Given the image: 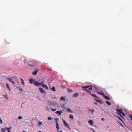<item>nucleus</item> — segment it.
I'll use <instances>...</instances> for the list:
<instances>
[{
  "mask_svg": "<svg viewBox=\"0 0 132 132\" xmlns=\"http://www.w3.org/2000/svg\"><path fill=\"white\" fill-rule=\"evenodd\" d=\"M27 64L31 66H33L35 64L34 62L32 61L28 60Z\"/></svg>",
  "mask_w": 132,
  "mask_h": 132,
  "instance_id": "nucleus-1",
  "label": "nucleus"
},
{
  "mask_svg": "<svg viewBox=\"0 0 132 132\" xmlns=\"http://www.w3.org/2000/svg\"><path fill=\"white\" fill-rule=\"evenodd\" d=\"M59 119L58 118H56L55 119V121L56 122V128L57 129L59 128V125L58 122V120H59Z\"/></svg>",
  "mask_w": 132,
  "mask_h": 132,
  "instance_id": "nucleus-2",
  "label": "nucleus"
},
{
  "mask_svg": "<svg viewBox=\"0 0 132 132\" xmlns=\"http://www.w3.org/2000/svg\"><path fill=\"white\" fill-rule=\"evenodd\" d=\"M88 88H89L88 89H83L82 90L87 92L88 93H90L91 92V91L92 90V86H91Z\"/></svg>",
  "mask_w": 132,
  "mask_h": 132,
  "instance_id": "nucleus-3",
  "label": "nucleus"
},
{
  "mask_svg": "<svg viewBox=\"0 0 132 132\" xmlns=\"http://www.w3.org/2000/svg\"><path fill=\"white\" fill-rule=\"evenodd\" d=\"M63 121L64 124V126L66 127H67L69 129H70L69 127L68 126V123L66 122L63 120Z\"/></svg>",
  "mask_w": 132,
  "mask_h": 132,
  "instance_id": "nucleus-4",
  "label": "nucleus"
},
{
  "mask_svg": "<svg viewBox=\"0 0 132 132\" xmlns=\"http://www.w3.org/2000/svg\"><path fill=\"white\" fill-rule=\"evenodd\" d=\"M55 113L57 114L59 116H60L61 114L62 113V110L57 111Z\"/></svg>",
  "mask_w": 132,
  "mask_h": 132,
  "instance_id": "nucleus-5",
  "label": "nucleus"
},
{
  "mask_svg": "<svg viewBox=\"0 0 132 132\" xmlns=\"http://www.w3.org/2000/svg\"><path fill=\"white\" fill-rule=\"evenodd\" d=\"M34 85H35L38 86H41L40 83L38 81L34 82Z\"/></svg>",
  "mask_w": 132,
  "mask_h": 132,
  "instance_id": "nucleus-6",
  "label": "nucleus"
},
{
  "mask_svg": "<svg viewBox=\"0 0 132 132\" xmlns=\"http://www.w3.org/2000/svg\"><path fill=\"white\" fill-rule=\"evenodd\" d=\"M7 79L10 82H11L13 84H14L15 82L12 80V79L11 78H7Z\"/></svg>",
  "mask_w": 132,
  "mask_h": 132,
  "instance_id": "nucleus-7",
  "label": "nucleus"
},
{
  "mask_svg": "<svg viewBox=\"0 0 132 132\" xmlns=\"http://www.w3.org/2000/svg\"><path fill=\"white\" fill-rule=\"evenodd\" d=\"M102 93L103 94V97L105 98V99H106V100H110V97H109L108 96H105L104 93H103L102 92Z\"/></svg>",
  "mask_w": 132,
  "mask_h": 132,
  "instance_id": "nucleus-8",
  "label": "nucleus"
},
{
  "mask_svg": "<svg viewBox=\"0 0 132 132\" xmlns=\"http://www.w3.org/2000/svg\"><path fill=\"white\" fill-rule=\"evenodd\" d=\"M39 91L40 92L42 93H45V90H44L43 88L41 87H39Z\"/></svg>",
  "mask_w": 132,
  "mask_h": 132,
  "instance_id": "nucleus-9",
  "label": "nucleus"
},
{
  "mask_svg": "<svg viewBox=\"0 0 132 132\" xmlns=\"http://www.w3.org/2000/svg\"><path fill=\"white\" fill-rule=\"evenodd\" d=\"M38 70H37V69H36L35 70V71H34L33 72H32V74L33 75H37V73L38 72Z\"/></svg>",
  "mask_w": 132,
  "mask_h": 132,
  "instance_id": "nucleus-10",
  "label": "nucleus"
},
{
  "mask_svg": "<svg viewBox=\"0 0 132 132\" xmlns=\"http://www.w3.org/2000/svg\"><path fill=\"white\" fill-rule=\"evenodd\" d=\"M116 110L117 111L119 112L120 113H121L122 112V111L121 109H118L117 108Z\"/></svg>",
  "mask_w": 132,
  "mask_h": 132,
  "instance_id": "nucleus-11",
  "label": "nucleus"
},
{
  "mask_svg": "<svg viewBox=\"0 0 132 132\" xmlns=\"http://www.w3.org/2000/svg\"><path fill=\"white\" fill-rule=\"evenodd\" d=\"M42 86L43 87L45 88L46 89H48V87L46 85L42 84Z\"/></svg>",
  "mask_w": 132,
  "mask_h": 132,
  "instance_id": "nucleus-12",
  "label": "nucleus"
},
{
  "mask_svg": "<svg viewBox=\"0 0 132 132\" xmlns=\"http://www.w3.org/2000/svg\"><path fill=\"white\" fill-rule=\"evenodd\" d=\"M7 127L5 128H1V130L2 132H5L6 130Z\"/></svg>",
  "mask_w": 132,
  "mask_h": 132,
  "instance_id": "nucleus-13",
  "label": "nucleus"
},
{
  "mask_svg": "<svg viewBox=\"0 0 132 132\" xmlns=\"http://www.w3.org/2000/svg\"><path fill=\"white\" fill-rule=\"evenodd\" d=\"M78 95V94L77 93H75L72 96L73 97L76 98L77 97Z\"/></svg>",
  "mask_w": 132,
  "mask_h": 132,
  "instance_id": "nucleus-14",
  "label": "nucleus"
},
{
  "mask_svg": "<svg viewBox=\"0 0 132 132\" xmlns=\"http://www.w3.org/2000/svg\"><path fill=\"white\" fill-rule=\"evenodd\" d=\"M90 95H91V96H92L93 97L97 98H98V97H97L95 94H92L91 93H90L89 94Z\"/></svg>",
  "mask_w": 132,
  "mask_h": 132,
  "instance_id": "nucleus-15",
  "label": "nucleus"
},
{
  "mask_svg": "<svg viewBox=\"0 0 132 132\" xmlns=\"http://www.w3.org/2000/svg\"><path fill=\"white\" fill-rule=\"evenodd\" d=\"M88 123L91 125H93V121L92 120H90L88 121Z\"/></svg>",
  "mask_w": 132,
  "mask_h": 132,
  "instance_id": "nucleus-16",
  "label": "nucleus"
},
{
  "mask_svg": "<svg viewBox=\"0 0 132 132\" xmlns=\"http://www.w3.org/2000/svg\"><path fill=\"white\" fill-rule=\"evenodd\" d=\"M91 86H83L82 87V88H89Z\"/></svg>",
  "mask_w": 132,
  "mask_h": 132,
  "instance_id": "nucleus-17",
  "label": "nucleus"
},
{
  "mask_svg": "<svg viewBox=\"0 0 132 132\" xmlns=\"http://www.w3.org/2000/svg\"><path fill=\"white\" fill-rule=\"evenodd\" d=\"M67 112H69L71 113H73V112L71 110V109L69 108H68L67 109Z\"/></svg>",
  "mask_w": 132,
  "mask_h": 132,
  "instance_id": "nucleus-18",
  "label": "nucleus"
},
{
  "mask_svg": "<svg viewBox=\"0 0 132 132\" xmlns=\"http://www.w3.org/2000/svg\"><path fill=\"white\" fill-rule=\"evenodd\" d=\"M6 87H7V88L10 90L11 89V88L9 86V84L7 83L6 84Z\"/></svg>",
  "mask_w": 132,
  "mask_h": 132,
  "instance_id": "nucleus-19",
  "label": "nucleus"
},
{
  "mask_svg": "<svg viewBox=\"0 0 132 132\" xmlns=\"http://www.w3.org/2000/svg\"><path fill=\"white\" fill-rule=\"evenodd\" d=\"M21 83L23 85H24V80H23L21 78Z\"/></svg>",
  "mask_w": 132,
  "mask_h": 132,
  "instance_id": "nucleus-20",
  "label": "nucleus"
},
{
  "mask_svg": "<svg viewBox=\"0 0 132 132\" xmlns=\"http://www.w3.org/2000/svg\"><path fill=\"white\" fill-rule=\"evenodd\" d=\"M65 98L63 96L61 97L60 98V100H62L65 101Z\"/></svg>",
  "mask_w": 132,
  "mask_h": 132,
  "instance_id": "nucleus-21",
  "label": "nucleus"
},
{
  "mask_svg": "<svg viewBox=\"0 0 132 132\" xmlns=\"http://www.w3.org/2000/svg\"><path fill=\"white\" fill-rule=\"evenodd\" d=\"M95 100L97 102H99V103H102L101 101L100 100H98V99H95Z\"/></svg>",
  "mask_w": 132,
  "mask_h": 132,
  "instance_id": "nucleus-22",
  "label": "nucleus"
},
{
  "mask_svg": "<svg viewBox=\"0 0 132 132\" xmlns=\"http://www.w3.org/2000/svg\"><path fill=\"white\" fill-rule=\"evenodd\" d=\"M54 92L56 91L55 87H53L51 89Z\"/></svg>",
  "mask_w": 132,
  "mask_h": 132,
  "instance_id": "nucleus-23",
  "label": "nucleus"
},
{
  "mask_svg": "<svg viewBox=\"0 0 132 132\" xmlns=\"http://www.w3.org/2000/svg\"><path fill=\"white\" fill-rule=\"evenodd\" d=\"M69 117L71 118L72 120H73V116L72 114H70L69 115Z\"/></svg>",
  "mask_w": 132,
  "mask_h": 132,
  "instance_id": "nucleus-24",
  "label": "nucleus"
},
{
  "mask_svg": "<svg viewBox=\"0 0 132 132\" xmlns=\"http://www.w3.org/2000/svg\"><path fill=\"white\" fill-rule=\"evenodd\" d=\"M33 80L32 79H30L29 80V82L30 83L32 84L33 82Z\"/></svg>",
  "mask_w": 132,
  "mask_h": 132,
  "instance_id": "nucleus-25",
  "label": "nucleus"
},
{
  "mask_svg": "<svg viewBox=\"0 0 132 132\" xmlns=\"http://www.w3.org/2000/svg\"><path fill=\"white\" fill-rule=\"evenodd\" d=\"M105 102L108 105H111V103L110 102L108 101H106Z\"/></svg>",
  "mask_w": 132,
  "mask_h": 132,
  "instance_id": "nucleus-26",
  "label": "nucleus"
},
{
  "mask_svg": "<svg viewBox=\"0 0 132 132\" xmlns=\"http://www.w3.org/2000/svg\"><path fill=\"white\" fill-rule=\"evenodd\" d=\"M89 111L91 112L92 113H93L94 111V110L93 109H89Z\"/></svg>",
  "mask_w": 132,
  "mask_h": 132,
  "instance_id": "nucleus-27",
  "label": "nucleus"
},
{
  "mask_svg": "<svg viewBox=\"0 0 132 132\" xmlns=\"http://www.w3.org/2000/svg\"><path fill=\"white\" fill-rule=\"evenodd\" d=\"M67 91L69 92H72V90L70 89H67Z\"/></svg>",
  "mask_w": 132,
  "mask_h": 132,
  "instance_id": "nucleus-28",
  "label": "nucleus"
},
{
  "mask_svg": "<svg viewBox=\"0 0 132 132\" xmlns=\"http://www.w3.org/2000/svg\"><path fill=\"white\" fill-rule=\"evenodd\" d=\"M47 119L48 120H50L51 119H52L53 118H52L50 117H48Z\"/></svg>",
  "mask_w": 132,
  "mask_h": 132,
  "instance_id": "nucleus-29",
  "label": "nucleus"
},
{
  "mask_svg": "<svg viewBox=\"0 0 132 132\" xmlns=\"http://www.w3.org/2000/svg\"><path fill=\"white\" fill-rule=\"evenodd\" d=\"M115 116L117 117L119 120H122V119H121L119 116Z\"/></svg>",
  "mask_w": 132,
  "mask_h": 132,
  "instance_id": "nucleus-30",
  "label": "nucleus"
},
{
  "mask_svg": "<svg viewBox=\"0 0 132 132\" xmlns=\"http://www.w3.org/2000/svg\"><path fill=\"white\" fill-rule=\"evenodd\" d=\"M129 117L132 120V115L131 114H130L129 115Z\"/></svg>",
  "mask_w": 132,
  "mask_h": 132,
  "instance_id": "nucleus-31",
  "label": "nucleus"
},
{
  "mask_svg": "<svg viewBox=\"0 0 132 132\" xmlns=\"http://www.w3.org/2000/svg\"><path fill=\"white\" fill-rule=\"evenodd\" d=\"M55 103H56V102H55V103H54V102H53L52 104V105H53V106H54L55 105Z\"/></svg>",
  "mask_w": 132,
  "mask_h": 132,
  "instance_id": "nucleus-32",
  "label": "nucleus"
},
{
  "mask_svg": "<svg viewBox=\"0 0 132 132\" xmlns=\"http://www.w3.org/2000/svg\"><path fill=\"white\" fill-rule=\"evenodd\" d=\"M44 82L43 81L41 82L40 83L41 86H42V84H44L43 83H44Z\"/></svg>",
  "mask_w": 132,
  "mask_h": 132,
  "instance_id": "nucleus-33",
  "label": "nucleus"
},
{
  "mask_svg": "<svg viewBox=\"0 0 132 132\" xmlns=\"http://www.w3.org/2000/svg\"><path fill=\"white\" fill-rule=\"evenodd\" d=\"M22 118V117L20 116L18 117V119L19 120L21 119Z\"/></svg>",
  "mask_w": 132,
  "mask_h": 132,
  "instance_id": "nucleus-34",
  "label": "nucleus"
},
{
  "mask_svg": "<svg viewBox=\"0 0 132 132\" xmlns=\"http://www.w3.org/2000/svg\"><path fill=\"white\" fill-rule=\"evenodd\" d=\"M24 63H27V62H28V61H27L26 60H24Z\"/></svg>",
  "mask_w": 132,
  "mask_h": 132,
  "instance_id": "nucleus-35",
  "label": "nucleus"
},
{
  "mask_svg": "<svg viewBox=\"0 0 132 132\" xmlns=\"http://www.w3.org/2000/svg\"><path fill=\"white\" fill-rule=\"evenodd\" d=\"M121 113L122 114V115L123 116H125V113H123L122 112Z\"/></svg>",
  "mask_w": 132,
  "mask_h": 132,
  "instance_id": "nucleus-36",
  "label": "nucleus"
},
{
  "mask_svg": "<svg viewBox=\"0 0 132 132\" xmlns=\"http://www.w3.org/2000/svg\"><path fill=\"white\" fill-rule=\"evenodd\" d=\"M93 87L95 89V91L97 90V89L96 87H94V86Z\"/></svg>",
  "mask_w": 132,
  "mask_h": 132,
  "instance_id": "nucleus-37",
  "label": "nucleus"
},
{
  "mask_svg": "<svg viewBox=\"0 0 132 132\" xmlns=\"http://www.w3.org/2000/svg\"><path fill=\"white\" fill-rule=\"evenodd\" d=\"M0 122L2 124L3 123V121H2L1 119V118L0 117Z\"/></svg>",
  "mask_w": 132,
  "mask_h": 132,
  "instance_id": "nucleus-38",
  "label": "nucleus"
},
{
  "mask_svg": "<svg viewBox=\"0 0 132 132\" xmlns=\"http://www.w3.org/2000/svg\"><path fill=\"white\" fill-rule=\"evenodd\" d=\"M6 129H7L8 132H10V131L9 130V128H8L7 127Z\"/></svg>",
  "mask_w": 132,
  "mask_h": 132,
  "instance_id": "nucleus-39",
  "label": "nucleus"
},
{
  "mask_svg": "<svg viewBox=\"0 0 132 132\" xmlns=\"http://www.w3.org/2000/svg\"><path fill=\"white\" fill-rule=\"evenodd\" d=\"M56 110V109H52L51 111H54Z\"/></svg>",
  "mask_w": 132,
  "mask_h": 132,
  "instance_id": "nucleus-40",
  "label": "nucleus"
},
{
  "mask_svg": "<svg viewBox=\"0 0 132 132\" xmlns=\"http://www.w3.org/2000/svg\"><path fill=\"white\" fill-rule=\"evenodd\" d=\"M39 124V125H41L42 124V122H40L39 121V123H38Z\"/></svg>",
  "mask_w": 132,
  "mask_h": 132,
  "instance_id": "nucleus-41",
  "label": "nucleus"
},
{
  "mask_svg": "<svg viewBox=\"0 0 132 132\" xmlns=\"http://www.w3.org/2000/svg\"><path fill=\"white\" fill-rule=\"evenodd\" d=\"M118 114L119 115L121 116V117L122 118H123V117L120 114H119V113H118Z\"/></svg>",
  "mask_w": 132,
  "mask_h": 132,
  "instance_id": "nucleus-42",
  "label": "nucleus"
},
{
  "mask_svg": "<svg viewBox=\"0 0 132 132\" xmlns=\"http://www.w3.org/2000/svg\"><path fill=\"white\" fill-rule=\"evenodd\" d=\"M78 123H79V125H80V126L81 125V124L80 123L79 121H78Z\"/></svg>",
  "mask_w": 132,
  "mask_h": 132,
  "instance_id": "nucleus-43",
  "label": "nucleus"
},
{
  "mask_svg": "<svg viewBox=\"0 0 132 132\" xmlns=\"http://www.w3.org/2000/svg\"><path fill=\"white\" fill-rule=\"evenodd\" d=\"M101 120H103V121H104V120H105V119H104V118H101Z\"/></svg>",
  "mask_w": 132,
  "mask_h": 132,
  "instance_id": "nucleus-44",
  "label": "nucleus"
},
{
  "mask_svg": "<svg viewBox=\"0 0 132 132\" xmlns=\"http://www.w3.org/2000/svg\"><path fill=\"white\" fill-rule=\"evenodd\" d=\"M61 87L63 88H65L64 87V86H61Z\"/></svg>",
  "mask_w": 132,
  "mask_h": 132,
  "instance_id": "nucleus-45",
  "label": "nucleus"
},
{
  "mask_svg": "<svg viewBox=\"0 0 132 132\" xmlns=\"http://www.w3.org/2000/svg\"><path fill=\"white\" fill-rule=\"evenodd\" d=\"M20 91H22V88H20Z\"/></svg>",
  "mask_w": 132,
  "mask_h": 132,
  "instance_id": "nucleus-46",
  "label": "nucleus"
},
{
  "mask_svg": "<svg viewBox=\"0 0 132 132\" xmlns=\"http://www.w3.org/2000/svg\"><path fill=\"white\" fill-rule=\"evenodd\" d=\"M97 93L100 95H102V94L100 93L99 92H97Z\"/></svg>",
  "mask_w": 132,
  "mask_h": 132,
  "instance_id": "nucleus-47",
  "label": "nucleus"
},
{
  "mask_svg": "<svg viewBox=\"0 0 132 132\" xmlns=\"http://www.w3.org/2000/svg\"><path fill=\"white\" fill-rule=\"evenodd\" d=\"M9 128V129L10 130V129H11V127H10L9 128Z\"/></svg>",
  "mask_w": 132,
  "mask_h": 132,
  "instance_id": "nucleus-48",
  "label": "nucleus"
},
{
  "mask_svg": "<svg viewBox=\"0 0 132 132\" xmlns=\"http://www.w3.org/2000/svg\"><path fill=\"white\" fill-rule=\"evenodd\" d=\"M52 98H56L55 97H52Z\"/></svg>",
  "mask_w": 132,
  "mask_h": 132,
  "instance_id": "nucleus-49",
  "label": "nucleus"
},
{
  "mask_svg": "<svg viewBox=\"0 0 132 132\" xmlns=\"http://www.w3.org/2000/svg\"><path fill=\"white\" fill-rule=\"evenodd\" d=\"M59 132H62V130H60V131Z\"/></svg>",
  "mask_w": 132,
  "mask_h": 132,
  "instance_id": "nucleus-50",
  "label": "nucleus"
},
{
  "mask_svg": "<svg viewBox=\"0 0 132 132\" xmlns=\"http://www.w3.org/2000/svg\"><path fill=\"white\" fill-rule=\"evenodd\" d=\"M94 104H97V103H95Z\"/></svg>",
  "mask_w": 132,
  "mask_h": 132,
  "instance_id": "nucleus-51",
  "label": "nucleus"
},
{
  "mask_svg": "<svg viewBox=\"0 0 132 132\" xmlns=\"http://www.w3.org/2000/svg\"><path fill=\"white\" fill-rule=\"evenodd\" d=\"M39 132H42L41 131H39Z\"/></svg>",
  "mask_w": 132,
  "mask_h": 132,
  "instance_id": "nucleus-52",
  "label": "nucleus"
},
{
  "mask_svg": "<svg viewBox=\"0 0 132 132\" xmlns=\"http://www.w3.org/2000/svg\"><path fill=\"white\" fill-rule=\"evenodd\" d=\"M23 132H25V131L24 130H23Z\"/></svg>",
  "mask_w": 132,
  "mask_h": 132,
  "instance_id": "nucleus-53",
  "label": "nucleus"
},
{
  "mask_svg": "<svg viewBox=\"0 0 132 132\" xmlns=\"http://www.w3.org/2000/svg\"><path fill=\"white\" fill-rule=\"evenodd\" d=\"M93 131L94 132V130H93Z\"/></svg>",
  "mask_w": 132,
  "mask_h": 132,
  "instance_id": "nucleus-54",
  "label": "nucleus"
}]
</instances>
